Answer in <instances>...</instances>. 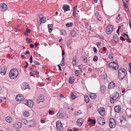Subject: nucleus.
I'll use <instances>...</instances> for the list:
<instances>
[{
    "label": "nucleus",
    "instance_id": "obj_38",
    "mask_svg": "<svg viewBox=\"0 0 131 131\" xmlns=\"http://www.w3.org/2000/svg\"><path fill=\"white\" fill-rule=\"evenodd\" d=\"M113 39L114 40H115V41H118V37H117V35H114Z\"/></svg>",
    "mask_w": 131,
    "mask_h": 131
},
{
    "label": "nucleus",
    "instance_id": "obj_35",
    "mask_svg": "<svg viewBox=\"0 0 131 131\" xmlns=\"http://www.w3.org/2000/svg\"><path fill=\"white\" fill-rule=\"evenodd\" d=\"M81 114V112L80 111H75L74 113V114L75 116L79 115Z\"/></svg>",
    "mask_w": 131,
    "mask_h": 131
},
{
    "label": "nucleus",
    "instance_id": "obj_9",
    "mask_svg": "<svg viewBox=\"0 0 131 131\" xmlns=\"http://www.w3.org/2000/svg\"><path fill=\"white\" fill-rule=\"evenodd\" d=\"M24 104L30 107H32L34 105V103L31 100H25Z\"/></svg>",
    "mask_w": 131,
    "mask_h": 131
},
{
    "label": "nucleus",
    "instance_id": "obj_53",
    "mask_svg": "<svg viewBox=\"0 0 131 131\" xmlns=\"http://www.w3.org/2000/svg\"><path fill=\"white\" fill-rule=\"evenodd\" d=\"M53 112V111H51V110H50V111H49V114H50H50H52H52H54V112H53V113L52 114V112Z\"/></svg>",
    "mask_w": 131,
    "mask_h": 131
},
{
    "label": "nucleus",
    "instance_id": "obj_6",
    "mask_svg": "<svg viewBox=\"0 0 131 131\" xmlns=\"http://www.w3.org/2000/svg\"><path fill=\"white\" fill-rule=\"evenodd\" d=\"M56 126L57 129L62 131L63 129V127L61 122L59 121H57L56 123Z\"/></svg>",
    "mask_w": 131,
    "mask_h": 131
},
{
    "label": "nucleus",
    "instance_id": "obj_60",
    "mask_svg": "<svg viewBox=\"0 0 131 131\" xmlns=\"http://www.w3.org/2000/svg\"><path fill=\"white\" fill-rule=\"evenodd\" d=\"M43 18L42 19V23H43L45 21H46V18L43 17Z\"/></svg>",
    "mask_w": 131,
    "mask_h": 131
},
{
    "label": "nucleus",
    "instance_id": "obj_31",
    "mask_svg": "<svg viewBox=\"0 0 131 131\" xmlns=\"http://www.w3.org/2000/svg\"><path fill=\"white\" fill-rule=\"evenodd\" d=\"M84 100L86 103L88 102L89 101V99L88 96L86 95L84 97Z\"/></svg>",
    "mask_w": 131,
    "mask_h": 131
},
{
    "label": "nucleus",
    "instance_id": "obj_57",
    "mask_svg": "<svg viewBox=\"0 0 131 131\" xmlns=\"http://www.w3.org/2000/svg\"><path fill=\"white\" fill-rule=\"evenodd\" d=\"M76 61H72V63L73 65H76Z\"/></svg>",
    "mask_w": 131,
    "mask_h": 131
},
{
    "label": "nucleus",
    "instance_id": "obj_32",
    "mask_svg": "<svg viewBox=\"0 0 131 131\" xmlns=\"http://www.w3.org/2000/svg\"><path fill=\"white\" fill-rule=\"evenodd\" d=\"M73 24L72 23H68L66 24V26L68 27H70L72 26Z\"/></svg>",
    "mask_w": 131,
    "mask_h": 131
},
{
    "label": "nucleus",
    "instance_id": "obj_44",
    "mask_svg": "<svg viewBox=\"0 0 131 131\" xmlns=\"http://www.w3.org/2000/svg\"><path fill=\"white\" fill-rule=\"evenodd\" d=\"M124 37L125 38H126V39L128 40L129 39V37H128V35L126 34H124Z\"/></svg>",
    "mask_w": 131,
    "mask_h": 131
},
{
    "label": "nucleus",
    "instance_id": "obj_2",
    "mask_svg": "<svg viewBox=\"0 0 131 131\" xmlns=\"http://www.w3.org/2000/svg\"><path fill=\"white\" fill-rule=\"evenodd\" d=\"M127 74V72L124 69L122 68L118 70V79L120 80L123 79Z\"/></svg>",
    "mask_w": 131,
    "mask_h": 131
},
{
    "label": "nucleus",
    "instance_id": "obj_56",
    "mask_svg": "<svg viewBox=\"0 0 131 131\" xmlns=\"http://www.w3.org/2000/svg\"><path fill=\"white\" fill-rule=\"evenodd\" d=\"M26 31L27 32L29 33L30 32V30L29 29H26Z\"/></svg>",
    "mask_w": 131,
    "mask_h": 131
},
{
    "label": "nucleus",
    "instance_id": "obj_25",
    "mask_svg": "<svg viewBox=\"0 0 131 131\" xmlns=\"http://www.w3.org/2000/svg\"><path fill=\"white\" fill-rule=\"evenodd\" d=\"M71 97L72 100L76 98L77 96L74 93H72L70 95Z\"/></svg>",
    "mask_w": 131,
    "mask_h": 131
},
{
    "label": "nucleus",
    "instance_id": "obj_39",
    "mask_svg": "<svg viewBox=\"0 0 131 131\" xmlns=\"http://www.w3.org/2000/svg\"><path fill=\"white\" fill-rule=\"evenodd\" d=\"M98 59V57L96 56H95L93 59V60L94 61H96Z\"/></svg>",
    "mask_w": 131,
    "mask_h": 131
},
{
    "label": "nucleus",
    "instance_id": "obj_3",
    "mask_svg": "<svg viewBox=\"0 0 131 131\" xmlns=\"http://www.w3.org/2000/svg\"><path fill=\"white\" fill-rule=\"evenodd\" d=\"M109 66L110 68L113 69L115 70L119 68L118 63L115 62L114 61L109 63Z\"/></svg>",
    "mask_w": 131,
    "mask_h": 131
},
{
    "label": "nucleus",
    "instance_id": "obj_52",
    "mask_svg": "<svg viewBox=\"0 0 131 131\" xmlns=\"http://www.w3.org/2000/svg\"><path fill=\"white\" fill-rule=\"evenodd\" d=\"M61 63H64V57H63L62 58Z\"/></svg>",
    "mask_w": 131,
    "mask_h": 131
},
{
    "label": "nucleus",
    "instance_id": "obj_41",
    "mask_svg": "<svg viewBox=\"0 0 131 131\" xmlns=\"http://www.w3.org/2000/svg\"><path fill=\"white\" fill-rule=\"evenodd\" d=\"M61 34L65 36L66 35V32L64 30H62L61 31Z\"/></svg>",
    "mask_w": 131,
    "mask_h": 131
},
{
    "label": "nucleus",
    "instance_id": "obj_13",
    "mask_svg": "<svg viewBox=\"0 0 131 131\" xmlns=\"http://www.w3.org/2000/svg\"><path fill=\"white\" fill-rule=\"evenodd\" d=\"M98 112L99 114L102 116H104L105 114V108L103 107H101L98 109Z\"/></svg>",
    "mask_w": 131,
    "mask_h": 131
},
{
    "label": "nucleus",
    "instance_id": "obj_54",
    "mask_svg": "<svg viewBox=\"0 0 131 131\" xmlns=\"http://www.w3.org/2000/svg\"><path fill=\"white\" fill-rule=\"evenodd\" d=\"M78 67L79 69H80L81 70H82V67L81 65H79Z\"/></svg>",
    "mask_w": 131,
    "mask_h": 131
},
{
    "label": "nucleus",
    "instance_id": "obj_15",
    "mask_svg": "<svg viewBox=\"0 0 131 131\" xmlns=\"http://www.w3.org/2000/svg\"><path fill=\"white\" fill-rule=\"evenodd\" d=\"M21 86V88L23 90H25L29 87L28 84L26 82H24L22 83Z\"/></svg>",
    "mask_w": 131,
    "mask_h": 131
},
{
    "label": "nucleus",
    "instance_id": "obj_29",
    "mask_svg": "<svg viewBox=\"0 0 131 131\" xmlns=\"http://www.w3.org/2000/svg\"><path fill=\"white\" fill-rule=\"evenodd\" d=\"M39 18L40 19L39 20V21H38V24L39 25H40L41 24L42 22V19L43 18V16H42L41 17H40V16H39Z\"/></svg>",
    "mask_w": 131,
    "mask_h": 131
},
{
    "label": "nucleus",
    "instance_id": "obj_27",
    "mask_svg": "<svg viewBox=\"0 0 131 131\" xmlns=\"http://www.w3.org/2000/svg\"><path fill=\"white\" fill-rule=\"evenodd\" d=\"M23 116L25 117H27L29 115V112L27 111H25L24 112Z\"/></svg>",
    "mask_w": 131,
    "mask_h": 131
},
{
    "label": "nucleus",
    "instance_id": "obj_8",
    "mask_svg": "<svg viewBox=\"0 0 131 131\" xmlns=\"http://www.w3.org/2000/svg\"><path fill=\"white\" fill-rule=\"evenodd\" d=\"M66 115L64 112L62 110L59 111L57 114V117L59 118H62Z\"/></svg>",
    "mask_w": 131,
    "mask_h": 131
},
{
    "label": "nucleus",
    "instance_id": "obj_19",
    "mask_svg": "<svg viewBox=\"0 0 131 131\" xmlns=\"http://www.w3.org/2000/svg\"><path fill=\"white\" fill-rule=\"evenodd\" d=\"M1 71L0 73L1 74L3 75H4L6 73V69L5 67H2L1 68Z\"/></svg>",
    "mask_w": 131,
    "mask_h": 131
},
{
    "label": "nucleus",
    "instance_id": "obj_58",
    "mask_svg": "<svg viewBox=\"0 0 131 131\" xmlns=\"http://www.w3.org/2000/svg\"><path fill=\"white\" fill-rule=\"evenodd\" d=\"M26 64H27V65L25 66L24 67V68H25V69H26L27 67L28 66V63H27V62L26 61Z\"/></svg>",
    "mask_w": 131,
    "mask_h": 131
},
{
    "label": "nucleus",
    "instance_id": "obj_42",
    "mask_svg": "<svg viewBox=\"0 0 131 131\" xmlns=\"http://www.w3.org/2000/svg\"><path fill=\"white\" fill-rule=\"evenodd\" d=\"M113 54L112 53H110L109 55V57L110 59H112L113 58Z\"/></svg>",
    "mask_w": 131,
    "mask_h": 131
},
{
    "label": "nucleus",
    "instance_id": "obj_37",
    "mask_svg": "<svg viewBox=\"0 0 131 131\" xmlns=\"http://www.w3.org/2000/svg\"><path fill=\"white\" fill-rule=\"evenodd\" d=\"M95 15L97 19L99 21H100L101 19L100 16L98 15L97 13H95Z\"/></svg>",
    "mask_w": 131,
    "mask_h": 131
},
{
    "label": "nucleus",
    "instance_id": "obj_47",
    "mask_svg": "<svg viewBox=\"0 0 131 131\" xmlns=\"http://www.w3.org/2000/svg\"><path fill=\"white\" fill-rule=\"evenodd\" d=\"M77 6H76L74 7L73 8V12H76L77 11Z\"/></svg>",
    "mask_w": 131,
    "mask_h": 131
},
{
    "label": "nucleus",
    "instance_id": "obj_10",
    "mask_svg": "<svg viewBox=\"0 0 131 131\" xmlns=\"http://www.w3.org/2000/svg\"><path fill=\"white\" fill-rule=\"evenodd\" d=\"M97 122L98 123L101 125H104L105 123L104 119L101 117H99L97 119Z\"/></svg>",
    "mask_w": 131,
    "mask_h": 131
},
{
    "label": "nucleus",
    "instance_id": "obj_63",
    "mask_svg": "<svg viewBox=\"0 0 131 131\" xmlns=\"http://www.w3.org/2000/svg\"><path fill=\"white\" fill-rule=\"evenodd\" d=\"M3 98L2 97H0V103L1 102L2 100H3Z\"/></svg>",
    "mask_w": 131,
    "mask_h": 131
},
{
    "label": "nucleus",
    "instance_id": "obj_43",
    "mask_svg": "<svg viewBox=\"0 0 131 131\" xmlns=\"http://www.w3.org/2000/svg\"><path fill=\"white\" fill-rule=\"evenodd\" d=\"M122 26H123L122 25H121V26H119L118 29L117 30V31H116L117 33V34H119V29H121V27H122Z\"/></svg>",
    "mask_w": 131,
    "mask_h": 131
},
{
    "label": "nucleus",
    "instance_id": "obj_14",
    "mask_svg": "<svg viewBox=\"0 0 131 131\" xmlns=\"http://www.w3.org/2000/svg\"><path fill=\"white\" fill-rule=\"evenodd\" d=\"M24 99L23 96L21 94H18L17 95L16 97V99L17 101L20 102L22 101Z\"/></svg>",
    "mask_w": 131,
    "mask_h": 131
},
{
    "label": "nucleus",
    "instance_id": "obj_48",
    "mask_svg": "<svg viewBox=\"0 0 131 131\" xmlns=\"http://www.w3.org/2000/svg\"><path fill=\"white\" fill-rule=\"evenodd\" d=\"M33 73L34 74H39V72L37 70H34L33 71Z\"/></svg>",
    "mask_w": 131,
    "mask_h": 131
},
{
    "label": "nucleus",
    "instance_id": "obj_22",
    "mask_svg": "<svg viewBox=\"0 0 131 131\" xmlns=\"http://www.w3.org/2000/svg\"><path fill=\"white\" fill-rule=\"evenodd\" d=\"M121 110V107L119 106H117L115 107L114 108V110L116 112H119Z\"/></svg>",
    "mask_w": 131,
    "mask_h": 131
},
{
    "label": "nucleus",
    "instance_id": "obj_40",
    "mask_svg": "<svg viewBox=\"0 0 131 131\" xmlns=\"http://www.w3.org/2000/svg\"><path fill=\"white\" fill-rule=\"evenodd\" d=\"M26 41L28 43H31L32 42V39L30 38H26Z\"/></svg>",
    "mask_w": 131,
    "mask_h": 131
},
{
    "label": "nucleus",
    "instance_id": "obj_5",
    "mask_svg": "<svg viewBox=\"0 0 131 131\" xmlns=\"http://www.w3.org/2000/svg\"><path fill=\"white\" fill-rule=\"evenodd\" d=\"M110 127L111 128H113L116 126V123L115 120L113 118H110L109 120Z\"/></svg>",
    "mask_w": 131,
    "mask_h": 131
},
{
    "label": "nucleus",
    "instance_id": "obj_26",
    "mask_svg": "<svg viewBox=\"0 0 131 131\" xmlns=\"http://www.w3.org/2000/svg\"><path fill=\"white\" fill-rule=\"evenodd\" d=\"M21 121L22 123L26 125L28 123L27 121L25 119L22 118L21 119Z\"/></svg>",
    "mask_w": 131,
    "mask_h": 131
},
{
    "label": "nucleus",
    "instance_id": "obj_23",
    "mask_svg": "<svg viewBox=\"0 0 131 131\" xmlns=\"http://www.w3.org/2000/svg\"><path fill=\"white\" fill-rule=\"evenodd\" d=\"M90 97L92 99H94L96 97V95L95 93H91L89 94Z\"/></svg>",
    "mask_w": 131,
    "mask_h": 131
},
{
    "label": "nucleus",
    "instance_id": "obj_11",
    "mask_svg": "<svg viewBox=\"0 0 131 131\" xmlns=\"http://www.w3.org/2000/svg\"><path fill=\"white\" fill-rule=\"evenodd\" d=\"M7 7L6 4L4 3H2L1 4L0 7V10L2 11H4L6 10Z\"/></svg>",
    "mask_w": 131,
    "mask_h": 131
},
{
    "label": "nucleus",
    "instance_id": "obj_36",
    "mask_svg": "<svg viewBox=\"0 0 131 131\" xmlns=\"http://www.w3.org/2000/svg\"><path fill=\"white\" fill-rule=\"evenodd\" d=\"M83 60L85 63H87L88 61L87 58L85 56H83Z\"/></svg>",
    "mask_w": 131,
    "mask_h": 131
},
{
    "label": "nucleus",
    "instance_id": "obj_20",
    "mask_svg": "<svg viewBox=\"0 0 131 131\" xmlns=\"http://www.w3.org/2000/svg\"><path fill=\"white\" fill-rule=\"evenodd\" d=\"M5 120L7 122L10 123H11L13 121L12 118L10 116H7L5 118Z\"/></svg>",
    "mask_w": 131,
    "mask_h": 131
},
{
    "label": "nucleus",
    "instance_id": "obj_1",
    "mask_svg": "<svg viewBox=\"0 0 131 131\" xmlns=\"http://www.w3.org/2000/svg\"><path fill=\"white\" fill-rule=\"evenodd\" d=\"M18 75V72L17 69L15 68L10 70L9 73V77L12 79L16 78Z\"/></svg>",
    "mask_w": 131,
    "mask_h": 131
},
{
    "label": "nucleus",
    "instance_id": "obj_64",
    "mask_svg": "<svg viewBox=\"0 0 131 131\" xmlns=\"http://www.w3.org/2000/svg\"><path fill=\"white\" fill-rule=\"evenodd\" d=\"M76 58L75 57H73V59L72 61H76Z\"/></svg>",
    "mask_w": 131,
    "mask_h": 131
},
{
    "label": "nucleus",
    "instance_id": "obj_24",
    "mask_svg": "<svg viewBox=\"0 0 131 131\" xmlns=\"http://www.w3.org/2000/svg\"><path fill=\"white\" fill-rule=\"evenodd\" d=\"M74 77H70L69 79V82L70 84H72L74 81Z\"/></svg>",
    "mask_w": 131,
    "mask_h": 131
},
{
    "label": "nucleus",
    "instance_id": "obj_30",
    "mask_svg": "<svg viewBox=\"0 0 131 131\" xmlns=\"http://www.w3.org/2000/svg\"><path fill=\"white\" fill-rule=\"evenodd\" d=\"M75 73L76 74L77 76L80 75L81 73V71L80 70H76L75 71Z\"/></svg>",
    "mask_w": 131,
    "mask_h": 131
},
{
    "label": "nucleus",
    "instance_id": "obj_59",
    "mask_svg": "<svg viewBox=\"0 0 131 131\" xmlns=\"http://www.w3.org/2000/svg\"><path fill=\"white\" fill-rule=\"evenodd\" d=\"M74 131H78L79 129L77 128H75L74 129Z\"/></svg>",
    "mask_w": 131,
    "mask_h": 131
},
{
    "label": "nucleus",
    "instance_id": "obj_16",
    "mask_svg": "<svg viewBox=\"0 0 131 131\" xmlns=\"http://www.w3.org/2000/svg\"><path fill=\"white\" fill-rule=\"evenodd\" d=\"M44 100V97L43 95L39 96L37 99V102L39 104L40 102H43Z\"/></svg>",
    "mask_w": 131,
    "mask_h": 131
},
{
    "label": "nucleus",
    "instance_id": "obj_62",
    "mask_svg": "<svg viewBox=\"0 0 131 131\" xmlns=\"http://www.w3.org/2000/svg\"><path fill=\"white\" fill-rule=\"evenodd\" d=\"M102 49H103V50L104 51H106V48L105 47H103L102 48Z\"/></svg>",
    "mask_w": 131,
    "mask_h": 131
},
{
    "label": "nucleus",
    "instance_id": "obj_45",
    "mask_svg": "<svg viewBox=\"0 0 131 131\" xmlns=\"http://www.w3.org/2000/svg\"><path fill=\"white\" fill-rule=\"evenodd\" d=\"M93 50L94 52L95 53H97V49L95 47H94L93 48Z\"/></svg>",
    "mask_w": 131,
    "mask_h": 131
},
{
    "label": "nucleus",
    "instance_id": "obj_7",
    "mask_svg": "<svg viewBox=\"0 0 131 131\" xmlns=\"http://www.w3.org/2000/svg\"><path fill=\"white\" fill-rule=\"evenodd\" d=\"M113 29V26L111 25H109L106 28V32L108 35L112 33Z\"/></svg>",
    "mask_w": 131,
    "mask_h": 131
},
{
    "label": "nucleus",
    "instance_id": "obj_33",
    "mask_svg": "<svg viewBox=\"0 0 131 131\" xmlns=\"http://www.w3.org/2000/svg\"><path fill=\"white\" fill-rule=\"evenodd\" d=\"M53 27V25L52 24L48 25V29L49 30V32H50V31L52 30V28Z\"/></svg>",
    "mask_w": 131,
    "mask_h": 131
},
{
    "label": "nucleus",
    "instance_id": "obj_49",
    "mask_svg": "<svg viewBox=\"0 0 131 131\" xmlns=\"http://www.w3.org/2000/svg\"><path fill=\"white\" fill-rule=\"evenodd\" d=\"M33 62L36 65H40V63H39L38 62L34 60Z\"/></svg>",
    "mask_w": 131,
    "mask_h": 131
},
{
    "label": "nucleus",
    "instance_id": "obj_17",
    "mask_svg": "<svg viewBox=\"0 0 131 131\" xmlns=\"http://www.w3.org/2000/svg\"><path fill=\"white\" fill-rule=\"evenodd\" d=\"M22 124L20 122H16L14 124V127L16 128H20L22 127Z\"/></svg>",
    "mask_w": 131,
    "mask_h": 131
},
{
    "label": "nucleus",
    "instance_id": "obj_61",
    "mask_svg": "<svg viewBox=\"0 0 131 131\" xmlns=\"http://www.w3.org/2000/svg\"><path fill=\"white\" fill-rule=\"evenodd\" d=\"M34 74V73H33L32 72H30V76H33Z\"/></svg>",
    "mask_w": 131,
    "mask_h": 131
},
{
    "label": "nucleus",
    "instance_id": "obj_28",
    "mask_svg": "<svg viewBox=\"0 0 131 131\" xmlns=\"http://www.w3.org/2000/svg\"><path fill=\"white\" fill-rule=\"evenodd\" d=\"M64 107L65 108L67 109H69L70 108V106L69 105V104L66 103H64Z\"/></svg>",
    "mask_w": 131,
    "mask_h": 131
},
{
    "label": "nucleus",
    "instance_id": "obj_4",
    "mask_svg": "<svg viewBox=\"0 0 131 131\" xmlns=\"http://www.w3.org/2000/svg\"><path fill=\"white\" fill-rule=\"evenodd\" d=\"M119 96V93L117 92L114 93L112 97L111 98L110 101L112 103H114Z\"/></svg>",
    "mask_w": 131,
    "mask_h": 131
},
{
    "label": "nucleus",
    "instance_id": "obj_50",
    "mask_svg": "<svg viewBox=\"0 0 131 131\" xmlns=\"http://www.w3.org/2000/svg\"><path fill=\"white\" fill-rule=\"evenodd\" d=\"M96 121L95 119H93L92 120L91 122L93 124H95L96 123Z\"/></svg>",
    "mask_w": 131,
    "mask_h": 131
},
{
    "label": "nucleus",
    "instance_id": "obj_18",
    "mask_svg": "<svg viewBox=\"0 0 131 131\" xmlns=\"http://www.w3.org/2000/svg\"><path fill=\"white\" fill-rule=\"evenodd\" d=\"M115 86V83L113 82H110L108 86V89H113Z\"/></svg>",
    "mask_w": 131,
    "mask_h": 131
},
{
    "label": "nucleus",
    "instance_id": "obj_51",
    "mask_svg": "<svg viewBox=\"0 0 131 131\" xmlns=\"http://www.w3.org/2000/svg\"><path fill=\"white\" fill-rule=\"evenodd\" d=\"M120 39L122 41H124L125 40V39L122 37H120Z\"/></svg>",
    "mask_w": 131,
    "mask_h": 131
},
{
    "label": "nucleus",
    "instance_id": "obj_34",
    "mask_svg": "<svg viewBox=\"0 0 131 131\" xmlns=\"http://www.w3.org/2000/svg\"><path fill=\"white\" fill-rule=\"evenodd\" d=\"M105 88L104 86H102L101 87V92L102 93H104L105 92Z\"/></svg>",
    "mask_w": 131,
    "mask_h": 131
},
{
    "label": "nucleus",
    "instance_id": "obj_12",
    "mask_svg": "<svg viewBox=\"0 0 131 131\" xmlns=\"http://www.w3.org/2000/svg\"><path fill=\"white\" fill-rule=\"evenodd\" d=\"M83 122L84 120L82 118H79L77 120L76 122L77 125L80 127L82 125Z\"/></svg>",
    "mask_w": 131,
    "mask_h": 131
},
{
    "label": "nucleus",
    "instance_id": "obj_21",
    "mask_svg": "<svg viewBox=\"0 0 131 131\" xmlns=\"http://www.w3.org/2000/svg\"><path fill=\"white\" fill-rule=\"evenodd\" d=\"M62 8L64 12H66L70 10V6L67 5H63Z\"/></svg>",
    "mask_w": 131,
    "mask_h": 131
},
{
    "label": "nucleus",
    "instance_id": "obj_46",
    "mask_svg": "<svg viewBox=\"0 0 131 131\" xmlns=\"http://www.w3.org/2000/svg\"><path fill=\"white\" fill-rule=\"evenodd\" d=\"M29 60L30 63H31L32 62V61H33L32 57V55H31L30 56V57L29 58Z\"/></svg>",
    "mask_w": 131,
    "mask_h": 131
},
{
    "label": "nucleus",
    "instance_id": "obj_55",
    "mask_svg": "<svg viewBox=\"0 0 131 131\" xmlns=\"http://www.w3.org/2000/svg\"><path fill=\"white\" fill-rule=\"evenodd\" d=\"M41 123H45V121L43 120L42 119L40 121Z\"/></svg>",
    "mask_w": 131,
    "mask_h": 131
}]
</instances>
